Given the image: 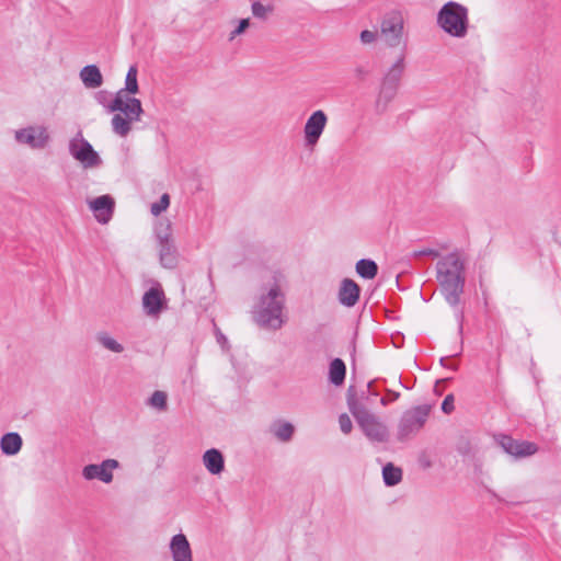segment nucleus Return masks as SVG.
Returning <instances> with one entry per match:
<instances>
[{
    "label": "nucleus",
    "instance_id": "nucleus-1",
    "mask_svg": "<svg viewBox=\"0 0 561 561\" xmlns=\"http://www.w3.org/2000/svg\"><path fill=\"white\" fill-rule=\"evenodd\" d=\"M285 288L286 278L278 272L261 287L251 310L252 319L260 328L276 331L286 323Z\"/></svg>",
    "mask_w": 561,
    "mask_h": 561
},
{
    "label": "nucleus",
    "instance_id": "nucleus-2",
    "mask_svg": "<svg viewBox=\"0 0 561 561\" xmlns=\"http://www.w3.org/2000/svg\"><path fill=\"white\" fill-rule=\"evenodd\" d=\"M436 278L445 300L455 309L458 333L461 335L463 331L465 314L463 310L459 308V302L463 293L466 276L465 263L457 252L449 253L437 262Z\"/></svg>",
    "mask_w": 561,
    "mask_h": 561
},
{
    "label": "nucleus",
    "instance_id": "nucleus-3",
    "mask_svg": "<svg viewBox=\"0 0 561 561\" xmlns=\"http://www.w3.org/2000/svg\"><path fill=\"white\" fill-rule=\"evenodd\" d=\"M137 75V66L131 65L126 75L125 87L116 92L112 106L113 110H119L122 113L115 114L111 121L113 131L121 137H126L129 134L131 124L139 122L144 112L140 100L128 95L139 91Z\"/></svg>",
    "mask_w": 561,
    "mask_h": 561
},
{
    "label": "nucleus",
    "instance_id": "nucleus-4",
    "mask_svg": "<svg viewBox=\"0 0 561 561\" xmlns=\"http://www.w3.org/2000/svg\"><path fill=\"white\" fill-rule=\"evenodd\" d=\"M437 26L446 34L463 38L469 30V11L456 1L446 2L437 12Z\"/></svg>",
    "mask_w": 561,
    "mask_h": 561
},
{
    "label": "nucleus",
    "instance_id": "nucleus-5",
    "mask_svg": "<svg viewBox=\"0 0 561 561\" xmlns=\"http://www.w3.org/2000/svg\"><path fill=\"white\" fill-rule=\"evenodd\" d=\"M379 34L385 45L389 48H397L407 51L405 19L403 12L398 9L387 11L380 20Z\"/></svg>",
    "mask_w": 561,
    "mask_h": 561
},
{
    "label": "nucleus",
    "instance_id": "nucleus-6",
    "mask_svg": "<svg viewBox=\"0 0 561 561\" xmlns=\"http://www.w3.org/2000/svg\"><path fill=\"white\" fill-rule=\"evenodd\" d=\"M348 409L364 434L370 440L383 443L388 439V428L377 415L354 400H348Z\"/></svg>",
    "mask_w": 561,
    "mask_h": 561
},
{
    "label": "nucleus",
    "instance_id": "nucleus-7",
    "mask_svg": "<svg viewBox=\"0 0 561 561\" xmlns=\"http://www.w3.org/2000/svg\"><path fill=\"white\" fill-rule=\"evenodd\" d=\"M431 412L427 404L416 405L404 411L399 420L397 428V438L399 442H405L415 436L425 425Z\"/></svg>",
    "mask_w": 561,
    "mask_h": 561
},
{
    "label": "nucleus",
    "instance_id": "nucleus-8",
    "mask_svg": "<svg viewBox=\"0 0 561 561\" xmlns=\"http://www.w3.org/2000/svg\"><path fill=\"white\" fill-rule=\"evenodd\" d=\"M68 149L71 157L80 162L84 169H94L102 164L100 154L83 137L81 131H79L73 138L69 140Z\"/></svg>",
    "mask_w": 561,
    "mask_h": 561
},
{
    "label": "nucleus",
    "instance_id": "nucleus-9",
    "mask_svg": "<svg viewBox=\"0 0 561 561\" xmlns=\"http://www.w3.org/2000/svg\"><path fill=\"white\" fill-rule=\"evenodd\" d=\"M160 263L165 268H174L178 264V251L171 237L170 226L157 231Z\"/></svg>",
    "mask_w": 561,
    "mask_h": 561
},
{
    "label": "nucleus",
    "instance_id": "nucleus-10",
    "mask_svg": "<svg viewBox=\"0 0 561 561\" xmlns=\"http://www.w3.org/2000/svg\"><path fill=\"white\" fill-rule=\"evenodd\" d=\"M119 468L116 459H105L101 463L87 465L82 469V477L88 480H100L103 483L113 481V470Z\"/></svg>",
    "mask_w": 561,
    "mask_h": 561
},
{
    "label": "nucleus",
    "instance_id": "nucleus-11",
    "mask_svg": "<svg viewBox=\"0 0 561 561\" xmlns=\"http://www.w3.org/2000/svg\"><path fill=\"white\" fill-rule=\"evenodd\" d=\"M142 308L147 316L159 317L167 308L164 291L159 283H156L142 296Z\"/></svg>",
    "mask_w": 561,
    "mask_h": 561
},
{
    "label": "nucleus",
    "instance_id": "nucleus-12",
    "mask_svg": "<svg viewBox=\"0 0 561 561\" xmlns=\"http://www.w3.org/2000/svg\"><path fill=\"white\" fill-rule=\"evenodd\" d=\"M327 123L328 117L322 110H318L309 116L304 127L306 146L312 147L319 141Z\"/></svg>",
    "mask_w": 561,
    "mask_h": 561
},
{
    "label": "nucleus",
    "instance_id": "nucleus-13",
    "mask_svg": "<svg viewBox=\"0 0 561 561\" xmlns=\"http://www.w3.org/2000/svg\"><path fill=\"white\" fill-rule=\"evenodd\" d=\"M49 135L43 126H30L15 131V140L33 149H42L48 142Z\"/></svg>",
    "mask_w": 561,
    "mask_h": 561
},
{
    "label": "nucleus",
    "instance_id": "nucleus-14",
    "mask_svg": "<svg viewBox=\"0 0 561 561\" xmlns=\"http://www.w3.org/2000/svg\"><path fill=\"white\" fill-rule=\"evenodd\" d=\"M497 443L506 454L516 458L529 457L538 451L535 443L516 440L508 435H500Z\"/></svg>",
    "mask_w": 561,
    "mask_h": 561
},
{
    "label": "nucleus",
    "instance_id": "nucleus-15",
    "mask_svg": "<svg viewBox=\"0 0 561 561\" xmlns=\"http://www.w3.org/2000/svg\"><path fill=\"white\" fill-rule=\"evenodd\" d=\"M89 207L93 211L95 219L100 224H107L114 213L115 202L110 195H102L89 202Z\"/></svg>",
    "mask_w": 561,
    "mask_h": 561
},
{
    "label": "nucleus",
    "instance_id": "nucleus-16",
    "mask_svg": "<svg viewBox=\"0 0 561 561\" xmlns=\"http://www.w3.org/2000/svg\"><path fill=\"white\" fill-rule=\"evenodd\" d=\"M172 561H193V552L187 537L180 533L174 535L169 543Z\"/></svg>",
    "mask_w": 561,
    "mask_h": 561
},
{
    "label": "nucleus",
    "instance_id": "nucleus-17",
    "mask_svg": "<svg viewBox=\"0 0 561 561\" xmlns=\"http://www.w3.org/2000/svg\"><path fill=\"white\" fill-rule=\"evenodd\" d=\"M359 286L350 278H344L339 289V301L345 307H353L359 299Z\"/></svg>",
    "mask_w": 561,
    "mask_h": 561
},
{
    "label": "nucleus",
    "instance_id": "nucleus-18",
    "mask_svg": "<svg viewBox=\"0 0 561 561\" xmlns=\"http://www.w3.org/2000/svg\"><path fill=\"white\" fill-rule=\"evenodd\" d=\"M203 465L214 476H219L225 470V457L217 448L207 449L203 457Z\"/></svg>",
    "mask_w": 561,
    "mask_h": 561
},
{
    "label": "nucleus",
    "instance_id": "nucleus-19",
    "mask_svg": "<svg viewBox=\"0 0 561 561\" xmlns=\"http://www.w3.org/2000/svg\"><path fill=\"white\" fill-rule=\"evenodd\" d=\"M405 57L407 51L404 49H400V53L393 64L387 69L382 80L389 83H393L399 85L400 80L403 76L405 69Z\"/></svg>",
    "mask_w": 561,
    "mask_h": 561
},
{
    "label": "nucleus",
    "instance_id": "nucleus-20",
    "mask_svg": "<svg viewBox=\"0 0 561 561\" xmlns=\"http://www.w3.org/2000/svg\"><path fill=\"white\" fill-rule=\"evenodd\" d=\"M23 446L22 437L16 432H9L0 438V449L5 456H14L20 453Z\"/></svg>",
    "mask_w": 561,
    "mask_h": 561
},
{
    "label": "nucleus",
    "instance_id": "nucleus-21",
    "mask_svg": "<svg viewBox=\"0 0 561 561\" xmlns=\"http://www.w3.org/2000/svg\"><path fill=\"white\" fill-rule=\"evenodd\" d=\"M80 79L88 89H96L103 83V76L95 65H88L80 70Z\"/></svg>",
    "mask_w": 561,
    "mask_h": 561
},
{
    "label": "nucleus",
    "instance_id": "nucleus-22",
    "mask_svg": "<svg viewBox=\"0 0 561 561\" xmlns=\"http://www.w3.org/2000/svg\"><path fill=\"white\" fill-rule=\"evenodd\" d=\"M399 85L389 83L387 81H381V87L379 91V95L376 101V110L379 113H382L387 110L389 103L394 99Z\"/></svg>",
    "mask_w": 561,
    "mask_h": 561
},
{
    "label": "nucleus",
    "instance_id": "nucleus-23",
    "mask_svg": "<svg viewBox=\"0 0 561 561\" xmlns=\"http://www.w3.org/2000/svg\"><path fill=\"white\" fill-rule=\"evenodd\" d=\"M294 432V425L287 421L277 420L271 425V433L283 443L289 442Z\"/></svg>",
    "mask_w": 561,
    "mask_h": 561
},
{
    "label": "nucleus",
    "instance_id": "nucleus-24",
    "mask_svg": "<svg viewBox=\"0 0 561 561\" xmlns=\"http://www.w3.org/2000/svg\"><path fill=\"white\" fill-rule=\"evenodd\" d=\"M346 366L341 358H334L329 367V379L331 383L340 386L344 382Z\"/></svg>",
    "mask_w": 561,
    "mask_h": 561
},
{
    "label": "nucleus",
    "instance_id": "nucleus-25",
    "mask_svg": "<svg viewBox=\"0 0 561 561\" xmlns=\"http://www.w3.org/2000/svg\"><path fill=\"white\" fill-rule=\"evenodd\" d=\"M96 342L105 350L112 353L124 352V346L116 341L108 332L100 331L95 334Z\"/></svg>",
    "mask_w": 561,
    "mask_h": 561
},
{
    "label": "nucleus",
    "instance_id": "nucleus-26",
    "mask_svg": "<svg viewBox=\"0 0 561 561\" xmlns=\"http://www.w3.org/2000/svg\"><path fill=\"white\" fill-rule=\"evenodd\" d=\"M356 273L365 279H373L378 273V265L373 260L360 259L356 263Z\"/></svg>",
    "mask_w": 561,
    "mask_h": 561
},
{
    "label": "nucleus",
    "instance_id": "nucleus-27",
    "mask_svg": "<svg viewBox=\"0 0 561 561\" xmlns=\"http://www.w3.org/2000/svg\"><path fill=\"white\" fill-rule=\"evenodd\" d=\"M382 479L387 486H393L402 480V470L393 463L388 462L382 468Z\"/></svg>",
    "mask_w": 561,
    "mask_h": 561
},
{
    "label": "nucleus",
    "instance_id": "nucleus-28",
    "mask_svg": "<svg viewBox=\"0 0 561 561\" xmlns=\"http://www.w3.org/2000/svg\"><path fill=\"white\" fill-rule=\"evenodd\" d=\"M95 101L102 105L108 113L119 112V110H113V103L115 102V96L113 98L112 93L106 90L98 91L94 94Z\"/></svg>",
    "mask_w": 561,
    "mask_h": 561
},
{
    "label": "nucleus",
    "instance_id": "nucleus-29",
    "mask_svg": "<svg viewBox=\"0 0 561 561\" xmlns=\"http://www.w3.org/2000/svg\"><path fill=\"white\" fill-rule=\"evenodd\" d=\"M148 405L159 411L167 410L168 396L164 391L156 390L148 399Z\"/></svg>",
    "mask_w": 561,
    "mask_h": 561
},
{
    "label": "nucleus",
    "instance_id": "nucleus-30",
    "mask_svg": "<svg viewBox=\"0 0 561 561\" xmlns=\"http://www.w3.org/2000/svg\"><path fill=\"white\" fill-rule=\"evenodd\" d=\"M170 205V196L168 194H163L160 199L153 203L150 207V211L153 216H159L162 211H164Z\"/></svg>",
    "mask_w": 561,
    "mask_h": 561
},
{
    "label": "nucleus",
    "instance_id": "nucleus-31",
    "mask_svg": "<svg viewBox=\"0 0 561 561\" xmlns=\"http://www.w3.org/2000/svg\"><path fill=\"white\" fill-rule=\"evenodd\" d=\"M272 9L270 7L263 5L260 1H254L252 3V13L255 18L264 19Z\"/></svg>",
    "mask_w": 561,
    "mask_h": 561
},
{
    "label": "nucleus",
    "instance_id": "nucleus-32",
    "mask_svg": "<svg viewBox=\"0 0 561 561\" xmlns=\"http://www.w3.org/2000/svg\"><path fill=\"white\" fill-rule=\"evenodd\" d=\"M339 425L344 434H350L353 428L352 421L346 413H343L339 416Z\"/></svg>",
    "mask_w": 561,
    "mask_h": 561
},
{
    "label": "nucleus",
    "instance_id": "nucleus-33",
    "mask_svg": "<svg viewBox=\"0 0 561 561\" xmlns=\"http://www.w3.org/2000/svg\"><path fill=\"white\" fill-rule=\"evenodd\" d=\"M378 33L376 31L364 30L360 32V42L363 44H373L376 42Z\"/></svg>",
    "mask_w": 561,
    "mask_h": 561
},
{
    "label": "nucleus",
    "instance_id": "nucleus-34",
    "mask_svg": "<svg viewBox=\"0 0 561 561\" xmlns=\"http://www.w3.org/2000/svg\"><path fill=\"white\" fill-rule=\"evenodd\" d=\"M455 399L453 394H447L442 402V410L446 414H450L455 410Z\"/></svg>",
    "mask_w": 561,
    "mask_h": 561
},
{
    "label": "nucleus",
    "instance_id": "nucleus-35",
    "mask_svg": "<svg viewBox=\"0 0 561 561\" xmlns=\"http://www.w3.org/2000/svg\"><path fill=\"white\" fill-rule=\"evenodd\" d=\"M250 25V20L249 19H242L239 21V25L236 27V30H233L230 34V39H233L236 36L240 35L241 33H243L245 31V28H248Z\"/></svg>",
    "mask_w": 561,
    "mask_h": 561
},
{
    "label": "nucleus",
    "instance_id": "nucleus-36",
    "mask_svg": "<svg viewBox=\"0 0 561 561\" xmlns=\"http://www.w3.org/2000/svg\"><path fill=\"white\" fill-rule=\"evenodd\" d=\"M412 256L413 257H419V256H438V252L434 249H423V250H419V251H413L412 252Z\"/></svg>",
    "mask_w": 561,
    "mask_h": 561
},
{
    "label": "nucleus",
    "instance_id": "nucleus-37",
    "mask_svg": "<svg viewBox=\"0 0 561 561\" xmlns=\"http://www.w3.org/2000/svg\"><path fill=\"white\" fill-rule=\"evenodd\" d=\"M216 339H217V342L222 346L225 347L228 343V340L227 337L219 331L217 330L216 332Z\"/></svg>",
    "mask_w": 561,
    "mask_h": 561
},
{
    "label": "nucleus",
    "instance_id": "nucleus-38",
    "mask_svg": "<svg viewBox=\"0 0 561 561\" xmlns=\"http://www.w3.org/2000/svg\"><path fill=\"white\" fill-rule=\"evenodd\" d=\"M448 357H442L439 359V363L442 366H445V367H448L449 369L451 370H457V366L456 365H446V360H447Z\"/></svg>",
    "mask_w": 561,
    "mask_h": 561
},
{
    "label": "nucleus",
    "instance_id": "nucleus-39",
    "mask_svg": "<svg viewBox=\"0 0 561 561\" xmlns=\"http://www.w3.org/2000/svg\"><path fill=\"white\" fill-rule=\"evenodd\" d=\"M462 352V343L458 346V350L453 354V356H457Z\"/></svg>",
    "mask_w": 561,
    "mask_h": 561
},
{
    "label": "nucleus",
    "instance_id": "nucleus-40",
    "mask_svg": "<svg viewBox=\"0 0 561 561\" xmlns=\"http://www.w3.org/2000/svg\"><path fill=\"white\" fill-rule=\"evenodd\" d=\"M380 403H381L382 405H387V404H388V400H387L386 398H381V399H380Z\"/></svg>",
    "mask_w": 561,
    "mask_h": 561
},
{
    "label": "nucleus",
    "instance_id": "nucleus-41",
    "mask_svg": "<svg viewBox=\"0 0 561 561\" xmlns=\"http://www.w3.org/2000/svg\"><path fill=\"white\" fill-rule=\"evenodd\" d=\"M399 396H400V394H399L398 392H394V393H393V397H392V400H397V399L399 398Z\"/></svg>",
    "mask_w": 561,
    "mask_h": 561
}]
</instances>
